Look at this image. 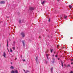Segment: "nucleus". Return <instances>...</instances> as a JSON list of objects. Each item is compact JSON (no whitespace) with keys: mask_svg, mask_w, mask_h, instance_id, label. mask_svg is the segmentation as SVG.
<instances>
[{"mask_svg":"<svg viewBox=\"0 0 73 73\" xmlns=\"http://www.w3.org/2000/svg\"><path fill=\"white\" fill-rule=\"evenodd\" d=\"M21 35L22 37H24L25 36V34L23 32H22L21 34Z\"/></svg>","mask_w":73,"mask_h":73,"instance_id":"1","label":"nucleus"},{"mask_svg":"<svg viewBox=\"0 0 73 73\" xmlns=\"http://www.w3.org/2000/svg\"><path fill=\"white\" fill-rule=\"evenodd\" d=\"M22 42L23 43V46H25V41L24 40H22Z\"/></svg>","mask_w":73,"mask_h":73,"instance_id":"2","label":"nucleus"},{"mask_svg":"<svg viewBox=\"0 0 73 73\" xmlns=\"http://www.w3.org/2000/svg\"><path fill=\"white\" fill-rule=\"evenodd\" d=\"M29 9H30V10H31V11H32L34 9V7H30L29 8Z\"/></svg>","mask_w":73,"mask_h":73,"instance_id":"3","label":"nucleus"},{"mask_svg":"<svg viewBox=\"0 0 73 73\" xmlns=\"http://www.w3.org/2000/svg\"><path fill=\"white\" fill-rule=\"evenodd\" d=\"M6 54H5V52H3V57H5V58H6Z\"/></svg>","mask_w":73,"mask_h":73,"instance_id":"4","label":"nucleus"},{"mask_svg":"<svg viewBox=\"0 0 73 73\" xmlns=\"http://www.w3.org/2000/svg\"><path fill=\"white\" fill-rule=\"evenodd\" d=\"M0 4H5V2L4 1H1L0 2Z\"/></svg>","mask_w":73,"mask_h":73,"instance_id":"5","label":"nucleus"},{"mask_svg":"<svg viewBox=\"0 0 73 73\" xmlns=\"http://www.w3.org/2000/svg\"><path fill=\"white\" fill-rule=\"evenodd\" d=\"M37 59H38V58L37 57H36L35 60H36V62H37Z\"/></svg>","mask_w":73,"mask_h":73,"instance_id":"6","label":"nucleus"},{"mask_svg":"<svg viewBox=\"0 0 73 73\" xmlns=\"http://www.w3.org/2000/svg\"><path fill=\"white\" fill-rule=\"evenodd\" d=\"M10 69H13L14 68L13 67V66H11L10 67Z\"/></svg>","mask_w":73,"mask_h":73,"instance_id":"7","label":"nucleus"},{"mask_svg":"<svg viewBox=\"0 0 73 73\" xmlns=\"http://www.w3.org/2000/svg\"><path fill=\"white\" fill-rule=\"evenodd\" d=\"M45 1H44L42 2V4L43 5L44 4H45Z\"/></svg>","mask_w":73,"mask_h":73,"instance_id":"8","label":"nucleus"},{"mask_svg":"<svg viewBox=\"0 0 73 73\" xmlns=\"http://www.w3.org/2000/svg\"><path fill=\"white\" fill-rule=\"evenodd\" d=\"M61 62L62 66V67L64 66V65L63 64V63H62V61H61Z\"/></svg>","mask_w":73,"mask_h":73,"instance_id":"9","label":"nucleus"},{"mask_svg":"<svg viewBox=\"0 0 73 73\" xmlns=\"http://www.w3.org/2000/svg\"><path fill=\"white\" fill-rule=\"evenodd\" d=\"M67 67H70V64H68L67 65Z\"/></svg>","mask_w":73,"mask_h":73,"instance_id":"10","label":"nucleus"},{"mask_svg":"<svg viewBox=\"0 0 73 73\" xmlns=\"http://www.w3.org/2000/svg\"><path fill=\"white\" fill-rule=\"evenodd\" d=\"M11 73H15V71L13 70H12V71H11Z\"/></svg>","mask_w":73,"mask_h":73,"instance_id":"11","label":"nucleus"},{"mask_svg":"<svg viewBox=\"0 0 73 73\" xmlns=\"http://www.w3.org/2000/svg\"><path fill=\"white\" fill-rule=\"evenodd\" d=\"M7 46L8 47V40H7Z\"/></svg>","mask_w":73,"mask_h":73,"instance_id":"12","label":"nucleus"},{"mask_svg":"<svg viewBox=\"0 0 73 73\" xmlns=\"http://www.w3.org/2000/svg\"><path fill=\"white\" fill-rule=\"evenodd\" d=\"M52 71H53V68H52L51 69V72H52Z\"/></svg>","mask_w":73,"mask_h":73,"instance_id":"13","label":"nucleus"},{"mask_svg":"<svg viewBox=\"0 0 73 73\" xmlns=\"http://www.w3.org/2000/svg\"><path fill=\"white\" fill-rule=\"evenodd\" d=\"M15 72L16 73H19V72H18V71H17V70H15Z\"/></svg>","mask_w":73,"mask_h":73,"instance_id":"14","label":"nucleus"},{"mask_svg":"<svg viewBox=\"0 0 73 73\" xmlns=\"http://www.w3.org/2000/svg\"><path fill=\"white\" fill-rule=\"evenodd\" d=\"M70 39H71V38H70H70H67V40H70Z\"/></svg>","mask_w":73,"mask_h":73,"instance_id":"15","label":"nucleus"},{"mask_svg":"<svg viewBox=\"0 0 73 73\" xmlns=\"http://www.w3.org/2000/svg\"><path fill=\"white\" fill-rule=\"evenodd\" d=\"M69 7L70 8H72V5H69Z\"/></svg>","mask_w":73,"mask_h":73,"instance_id":"16","label":"nucleus"},{"mask_svg":"<svg viewBox=\"0 0 73 73\" xmlns=\"http://www.w3.org/2000/svg\"><path fill=\"white\" fill-rule=\"evenodd\" d=\"M67 17H68L67 16H65V17H64V19H67Z\"/></svg>","mask_w":73,"mask_h":73,"instance_id":"17","label":"nucleus"},{"mask_svg":"<svg viewBox=\"0 0 73 73\" xmlns=\"http://www.w3.org/2000/svg\"><path fill=\"white\" fill-rule=\"evenodd\" d=\"M12 48L13 50H15V47H13Z\"/></svg>","mask_w":73,"mask_h":73,"instance_id":"18","label":"nucleus"},{"mask_svg":"<svg viewBox=\"0 0 73 73\" xmlns=\"http://www.w3.org/2000/svg\"><path fill=\"white\" fill-rule=\"evenodd\" d=\"M52 50H53V49H52V50L50 49L51 53H52Z\"/></svg>","mask_w":73,"mask_h":73,"instance_id":"19","label":"nucleus"},{"mask_svg":"<svg viewBox=\"0 0 73 73\" xmlns=\"http://www.w3.org/2000/svg\"><path fill=\"white\" fill-rule=\"evenodd\" d=\"M19 23H21V20H20V19L19 20Z\"/></svg>","mask_w":73,"mask_h":73,"instance_id":"20","label":"nucleus"},{"mask_svg":"<svg viewBox=\"0 0 73 73\" xmlns=\"http://www.w3.org/2000/svg\"><path fill=\"white\" fill-rule=\"evenodd\" d=\"M26 72H26L27 73H28V72H29V71L28 70H26Z\"/></svg>","mask_w":73,"mask_h":73,"instance_id":"21","label":"nucleus"},{"mask_svg":"<svg viewBox=\"0 0 73 73\" xmlns=\"http://www.w3.org/2000/svg\"><path fill=\"white\" fill-rule=\"evenodd\" d=\"M10 52H12V50L11 48L10 49Z\"/></svg>","mask_w":73,"mask_h":73,"instance_id":"22","label":"nucleus"},{"mask_svg":"<svg viewBox=\"0 0 73 73\" xmlns=\"http://www.w3.org/2000/svg\"><path fill=\"white\" fill-rule=\"evenodd\" d=\"M53 62H54V60H55L54 58H53Z\"/></svg>","mask_w":73,"mask_h":73,"instance_id":"23","label":"nucleus"},{"mask_svg":"<svg viewBox=\"0 0 73 73\" xmlns=\"http://www.w3.org/2000/svg\"><path fill=\"white\" fill-rule=\"evenodd\" d=\"M46 57L48 60H49V58L48 57V56H47Z\"/></svg>","mask_w":73,"mask_h":73,"instance_id":"24","label":"nucleus"},{"mask_svg":"<svg viewBox=\"0 0 73 73\" xmlns=\"http://www.w3.org/2000/svg\"><path fill=\"white\" fill-rule=\"evenodd\" d=\"M46 64H48V61H46Z\"/></svg>","mask_w":73,"mask_h":73,"instance_id":"25","label":"nucleus"},{"mask_svg":"<svg viewBox=\"0 0 73 73\" xmlns=\"http://www.w3.org/2000/svg\"><path fill=\"white\" fill-rule=\"evenodd\" d=\"M48 21H49V22H50V19H48Z\"/></svg>","mask_w":73,"mask_h":73,"instance_id":"26","label":"nucleus"},{"mask_svg":"<svg viewBox=\"0 0 73 73\" xmlns=\"http://www.w3.org/2000/svg\"><path fill=\"white\" fill-rule=\"evenodd\" d=\"M71 61H73V59H71Z\"/></svg>","mask_w":73,"mask_h":73,"instance_id":"27","label":"nucleus"},{"mask_svg":"<svg viewBox=\"0 0 73 73\" xmlns=\"http://www.w3.org/2000/svg\"><path fill=\"white\" fill-rule=\"evenodd\" d=\"M23 62L25 61V60H23Z\"/></svg>","mask_w":73,"mask_h":73,"instance_id":"28","label":"nucleus"},{"mask_svg":"<svg viewBox=\"0 0 73 73\" xmlns=\"http://www.w3.org/2000/svg\"><path fill=\"white\" fill-rule=\"evenodd\" d=\"M46 56H48V54H46Z\"/></svg>","mask_w":73,"mask_h":73,"instance_id":"29","label":"nucleus"},{"mask_svg":"<svg viewBox=\"0 0 73 73\" xmlns=\"http://www.w3.org/2000/svg\"><path fill=\"white\" fill-rule=\"evenodd\" d=\"M55 57H57V55H56Z\"/></svg>","mask_w":73,"mask_h":73,"instance_id":"30","label":"nucleus"},{"mask_svg":"<svg viewBox=\"0 0 73 73\" xmlns=\"http://www.w3.org/2000/svg\"><path fill=\"white\" fill-rule=\"evenodd\" d=\"M73 73V71H71L70 72V73Z\"/></svg>","mask_w":73,"mask_h":73,"instance_id":"31","label":"nucleus"},{"mask_svg":"<svg viewBox=\"0 0 73 73\" xmlns=\"http://www.w3.org/2000/svg\"><path fill=\"white\" fill-rule=\"evenodd\" d=\"M57 48L58 49V48H59V47H58V46H57Z\"/></svg>","mask_w":73,"mask_h":73,"instance_id":"32","label":"nucleus"},{"mask_svg":"<svg viewBox=\"0 0 73 73\" xmlns=\"http://www.w3.org/2000/svg\"><path fill=\"white\" fill-rule=\"evenodd\" d=\"M73 64V62H72V63H71V64Z\"/></svg>","mask_w":73,"mask_h":73,"instance_id":"33","label":"nucleus"},{"mask_svg":"<svg viewBox=\"0 0 73 73\" xmlns=\"http://www.w3.org/2000/svg\"><path fill=\"white\" fill-rule=\"evenodd\" d=\"M57 1H59V0H57Z\"/></svg>","mask_w":73,"mask_h":73,"instance_id":"34","label":"nucleus"},{"mask_svg":"<svg viewBox=\"0 0 73 73\" xmlns=\"http://www.w3.org/2000/svg\"><path fill=\"white\" fill-rule=\"evenodd\" d=\"M54 54H53V55H52V56H53V57H54Z\"/></svg>","mask_w":73,"mask_h":73,"instance_id":"35","label":"nucleus"},{"mask_svg":"<svg viewBox=\"0 0 73 73\" xmlns=\"http://www.w3.org/2000/svg\"><path fill=\"white\" fill-rule=\"evenodd\" d=\"M15 60H17V58H16Z\"/></svg>","mask_w":73,"mask_h":73,"instance_id":"36","label":"nucleus"},{"mask_svg":"<svg viewBox=\"0 0 73 73\" xmlns=\"http://www.w3.org/2000/svg\"><path fill=\"white\" fill-rule=\"evenodd\" d=\"M11 64H12V62H11Z\"/></svg>","mask_w":73,"mask_h":73,"instance_id":"37","label":"nucleus"},{"mask_svg":"<svg viewBox=\"0 0 73 73\" xmlns=\"http://www.w3.org/2000/svg\"><path fill=\"white\" fill-rule=\"evenodd\" d=\"M24 70V72H25V70Z\"/></svg>","mask_w":73,"mask_h":73,"instance_id":"38","label":"nucleus"},{"mask_svg":"<svg viewBox=\"0 0 73 73\" xmlns=\"http://www.w3.org/2000/svg\"><path fill=\"white\" fill-rule=\"evenodd\" d=\"M9 52V50H8Z\"/></svg>","mask_w":73,"mask_h":73,"instance_id":"39","label":"nucleus"},{"mask_svg":"<svg viewBox=\"0 0 73 73\" xmlns=\"http://www.w3.org/2000/svg\"><path fill=\"white\" fill-rule=\"evenodd\" d=\"M58 60H60V58H58Z\"/></svg>","mask_w":73,"mask_h":73,"instance_id":"40","label":"nucleus"},{"mask_svg":"<svg viewBox=\"0 0 73 73\" xmlns=\"http://www.w3.org/2000/svg\"><path fill=\"white\" fill-rule=\"evenodd\" d=\"M7 17L8 18H9V17Z\"/></svg>","mask_w":73,"mask_h":73,"instance_id":"41","label":"nucleus"},{"mask_svg":"<svg viewBox=\"0 0 73 73\" xmlns=\"http://www.w3.org/2000/svg\"><path fill=\"white\" fill-rule=\"evenodd\" d=\"M54 54H55V52H54Z\"/></svg>","mask_w":73,"mask_h":73,"instance_id":"42","label":"nucleus"},{"mask_svg":"<svg viewBox=\"0 0 73 73\" xmlns=\"http://www.w3.org/2000/svg\"><path fill=\"white\" fill-rule=\"evenodd\" d=\"M40 38H41V37L40 36H39Z\"/></svg>","mask_w":73,"mask_h":73,"instance_id":"43","label":"nucleus"},{"mask_svg":"<svg viewBox=\"0 0 73 73\" xmlns=\"http://www.w3.org/2000/svg\"><path fill=\"white\" fill-rule=\"evenodd\" d=\"M9 40H10V41H11V39H9Z\"/></svg>","mask_w":73,"mask_h":73,"instance_id":"44","label":"nucleus"},{"mask_svg":"<svg viewBox=\"0 0 73 73\" xmlns=\"http://www.w3.org/2000/svg\"><path fill=\"white\" fill-rule=\"evenodd\" d=\"M7 50H9V49H8V48H7Z\"/></svg>","mask_w":73,"mask_h":73,"instance_id":"45","label":"nucleus"},{"mask_svg":"<svg viewBox=\"0 0 73 73\" xmlns=\"http://www.w3.org/2000/svg\"><path fill=\"white\" fill-rule=\"evenodd\" d=\"M65 48V47H63V48Z\"/></svg>","mask_w":73,"mask_h":73,"instance_id":"46","label":"nucleus"},{"mask_svg":"<svg viewBox=\"0 0 73 73\" xmlns=\"http://www.w3.org/2000/svg\"><path fill=\"white\" fill-rule=\"evenodd\" d=\"M61 19H62V17L61 18Z\"/></svg>","mask_w":73,"mask_h":73,"instance_id":"47","label":"nucleus"},{"mask_svg":"<svg viewBox=\"0 0 73 73\" xmlns=\"http://www.w3.org/2000/svg\"><path fill=\"white\" fill-rule=\"evenodd\" d=\"M25 73H27V72H25Z\"/></svg>","mask_w":73,"mask_h":73,"instance_id":"48","label":"nucleus"}]
</instances>
